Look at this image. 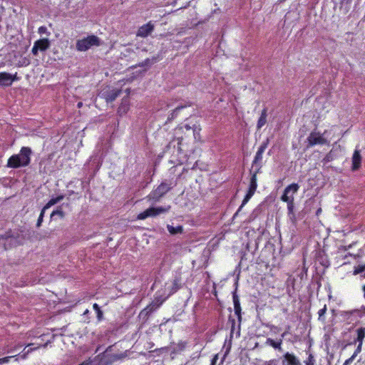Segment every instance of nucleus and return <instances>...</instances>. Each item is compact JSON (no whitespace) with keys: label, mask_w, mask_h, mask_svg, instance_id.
Segmentation results:
<instances>
[{"label":"nucleus","mask_w":365,"mask_h":365,"mask_svg":"<svg viewBox=\"0 0 365 365\" xmlns=\"http://www.w3.org/2000/svg\"><path fill=\"white\" fill-rule=\"evenodd\" d=\"M38 32L39 34H46L47 36H48L50 34V33L47 30V28L46 26H40L38 29Z\"/></svg>","instance_id":"bb28decb"},{"label":"nucleus","mask_w":365,"mask_h":365,"mask_svg":"<svg viewBox=\"0 0 365 365\" xmlns=\"http://www.w3.org/2000/svg\"><path fill=\"white\" fill-rule=\"evenodd\" d=\"M218 359V354H215L211 361L210 365H215Z\"/></svg>","instance_id":"473e14b6"},{"label":"nucleus","mask_w":365,"mask_h":365,"mask_svg":"<svg viewBox=\"0 0 365 365\" xmlns=\"http://www.w3.org/2000/svg\"><path fill=\"white\" fill-rule=\"evenodd\" d=\"M180 287V281L178 279H175L172 284L170 286H168L167 289H169V294H171L174 292H175Z\"/></svg>","instance_id":"6ab92c4d"},{"label":"nucleus","mask_w":365,"mask_h":365,"mask_svg":"<svg viewBox=\"0 0 365 365\" xmlns=\"http://www.w3.org/2000/svg\"><path fill=\"white\" fill-rule=\"evenodd\" d=\"M361 163V156L359 150L356 149L352 156V170H357Z\"/></svg>","instance_id":"ddd939ff"},{"label":"nucleus","mask_w":365,"mask_h":365,"mask_svg":"<svg viewBox=\"0 0 365 365\" xmlns=\"http://www.w3.org/2000/svg\"><path fill=\"white\" fill-rule=\"evenodd\" d=\"M170 206L168 207H149L145 211L140 212L138 215L137 219L140 220H143L149 217H155L163 213H165L168 212L170 210Z\"/></svg>","instance_id":"20e7f679"},{"label":"nucleus","mask_w":365,"mask_h":365,"mask_svg":"<svg viewBox=\"0 0 365 365\" xmlns=\"http://www.w3.org/2000/svg\"><path fill=\"white\" fill-rule=\"evenodd\" d=\"M363 291H364V298H365V285L363 287Z\"/></svg>","instance_id":"ea45409f"},{"label":"nucleus","mask_w":365,"mask_h":365,"mask_svg":"<svg viewBox=\"0 0 365 365\" xmlns=\"http://www.w3.org/2000/svg\"><path fill=\"white\" fill-rule=\"evenodd\" d=\"M365 315V307H362L360 309H351L349 311H345L341 313V316L349 319L351 316H354L356 317H361Z\"/></svg>","instance_id":"f8f14e48"},{"label":"nucleus","mask_w":365,"mask_h":365,"mask_svg":"<svg viewBox=\"0 0 365 365\" xmlns=\"http://www.w3.org/2000/svg\"><path fill=\"white\" fill-rule=\"evenodd\" d=\"M11 356L3 358L0 359V363L8 362Z\"/></svg>","instance_id":"72a5a7b5"},{"label":"nucleus","mask_w":365,"mask_h":365,"mask_svg":"<svg viewBox=\"0 0 365 365\" xmlns=\"http://www.w3.org/2000/svg\"><path fill=\"white\" fill-rule=\"evenodd\" d=\"M257 187V174L254 173L250 179V186H249V190L247 191V193L246 194L241 206L238 209L237 212L235 213V216L236 215H237V212L242 209V207L244 205H245L247 203V202L253 196V195L255 194V192L256 191Z\"/></svg>","instance_id":"6e6552de"},{"label":"nucleus","mask_w":365,"mask_h":365,"mask_svg":"<svg viewBox=\"0 0 365 365\" xmlns=\"http://www.w3.org/2000/svg\"><path fill=\"white\" fill-rule=\"evenodd\" d=\"M82 104H83V103H82L81 102H79V103H78V108H81V107L82 106Z\"/></svg>","instance_id":"58836bf2"},{"label":"nucleus","mask_w":365,"mask_h":365,"mask_svg":"<svg viewBox=\"0 0 365 365\" xmlns=\"http://www.w3.org/2000/svg\"><path fill=\"white\" fill-rule=\"evenodd\" d=\"M286 335V332H284L282 334V338L279 340V341H274L270 338L267 339V341L266 343L272 346L274 349H278V350H281L282 349V338L284 337V336Z\"/></svg>","instance_id":"2eb2a0df"},{"label":"nucleus","mask_w":365,"mask_h":365,"mask_svg":"<svg viewBox=\"0 0 365 365\" xmlns=\"http://www.w3.org/2000/svg\"><path fill=\"white\" fill-rule=\"evenodd\" d=\"M46 210H44V208L43 207L41 212V214L38 217V219L37 220V223H36V226L37 227H40L42 222H43V215H44V212Z\"/></svg>","instance_id":"393cba45"},{"label":"nucleus","mask_w":365,"mask_h":365,"mask_svg":"<svg viewBox=\"0 0 365 365\" xmlns=\"http://www.w3.org/2000/svg\"><path fill=\"white\" fill-rule=\"evenodd\" d=\"M299 189V186L297 183H292L289 185H288L284 191L283 195L281 197V200L283 202H285L287 203V207L289 212H292L293 207H294V197H288L287 194L289 191H292V192H297V191Z\"/></svg>","instance_id":"39448f33"},{"label":"nucleus","mask_w":365,"mask_h":365,"mask_svg":"<svg viewBox=\"0 0 365 365\" xmlns=\"http://www.w3.org/2000/svg\"><path fill=\"white\" fill-rule=\"evenodd\" d=\"M167 228H168V230L169 231V232L172 235L180 233L182 231V227L181 226H178L176 227H174L172 225H168Z\"/></svg>","instance_id":"5701e85b"},{"label":"nucleus","mask_w":365,"mask_h":365,"mask_svg":"<svg viewBox=\"0 0 365 365\" xmlns=\"http://www.w3.org/2000/svg\"><path fill=\"white\" fill-rule=\"evenodd\" d=\"M160 304L157 303H152L150 305L147 306L140 313V314H145L148 315L153 312V311L156 310L159 307Z\"/></svg>","instance_id":"aec40b11"},{"label":"nucleus","mask_w":365,"mask_h":365,"mask_svg":"<svg viewBox=\"0 0 365 365\" xmlns=\"http://www.w3.org/2000/svg\"><path fill=\"white\" fill-rule=\"evenodd\" d=\"M119 93H120V91H115V90L112 91L110 93L108 94V96L106 97L107 101H114L118 97Z\"/></svg>","instance_id":"b1692460"},{"label":"nucleus","mask_w":365,"mask_h":365,"mask_svg":"<svg viewBox=\"0 0 365 365\" xmlns=\"http://www.w3.org/2000/svg\"><path fill=\"white\" fill-rule=\"evenodd\" d=\"M287 365H301L299 360L293 354L289 352L284 356Z\"/></svg>","instance_id":"4468645a"},{"label":"nucleus","mask_w":365,"mask_h":365,"mask_svg":"<svg viewBox=\"0 0 365 365\" xmlns=\"http://www.w3.org/2000/svg\"><path fill=\"white\" fill-rule=\"evenodd\" d=\"M356 334L357 336L355 341L358 342L359 344L352 356L349 357L348 359H346L343 365H350L353 362L356 356L361 351L363 341L364 339L365 338V328L360 327L358 329H356Z\"/></svg>","instance_id":"7ed1b4c3"},{"label":"nucleus","mask_w":365,"mask_h":365,"mask_svg":"<svg viewBox=\"0 0 365 365\" xmlns=\"http://www.w3.org/2000/svg\"><path fill=\"white\" fill-rule=\"evenodd\" d=\"M88 310H86V311L85 312V314H88Z\"/></svg>","instance_id":"a19ab883"},{"label":"nucleus","mask_w":365,"mask_h":365,"mask_svg":"<svg viewBox=\"0 0 365 365\" xmlns=\"http://www.w3.org/2000/svg\"><path fill=\"white\" fill-rule=\"evenodd\" d=\"M154 29V25L151 22L143 25L139 28L137 32V36L140 37H147Z\"/></svg>","instance_id":"9b49d317"},{"label":"nucleus","mask_w":365,"mask_h":365,"mask_svg":"<svg viewBox=\"0 0 365 365\" xmlns=\"http://www.w3.org/2000/svg\"><path fill=\"white\" fill-rule=\"evenodd\" d=\"M96 314H97V319L98 321H101L103 319V312L101 310V309L98 311H96Z\"/></svg>","instance_id":"2f4dec72"},{"label":"nucleus","mask_w":365,"mask_h":365,"mask_svg":"<svg viewBox=\"0 0 365 365\" xmlns=\"http://www.w3.org/2000/svg\"><path fill=\"white\" fill-rule=\"evenodd\" d=\"M93 307L96 312L100 309V307L96 303L93 304Z\"/></svg>","instance_id":"c9c22d12"},{"label":"nucleus","mask_w":365,"mask_h":365,"mask_svg":"<svg viewBox=\"0 0 365 365\" xmlns=\"http://www.w3.org/2000/svg\"><path fill=\"white\" fill-rule=\"evenodd\" d=\"M16 79V75L6 72L0 73V86H9Z\"/></svg>","instance_id":"9d476101"},{"label":"nucleus","mask_w":365,"mask_h":365,"mask_svg":"<svg viewBox=\"0 0 365 365\" xmlns=\"http://www.w3.org/2000/svg\"><path fill=\"white\" fill-rule=\"evenodd\" d=\"M63 195H59L56 197L51 198L46 205L43 207L44 210H48L51 206L54 205L55 204L59 202L61 200L63 199Z\"/></svg>","instance_id":"412c9836"},{"label":"nucleus","mask_w":365,"mask_h":365,"mask_svg":"<svg viewBox=\"0 0 365 365\" xmlns=\"http://www.w3.org/2000/svg\"><path fill=\"white\" fill-rule=\"evenodd\" d=\"M264 151V148L260 147L255 157L254 163H257L258 162L261 161L262 159V155Z\"/></svg>","instance_id":"4be33fe9"},{"label":"nucleus","mask_w":365,"mask_h":365,"mask_svg":"<svg viewBox=\"0 0 365 365\" xmlns=\"http://www.w3.org/2000/svg\"><path fill=\"white\" fill-rule=\"evenodd\" d=\"M31 150L29 148L23 147L19 154L14 155L9 158L7 166L12 168H17L28 165L31 160Z\"/></svg>","instance_id":"f257e3e1"},{"label":"nucleus","mask_w":365,"mask_h":365,"mask_svg":"<svg viewBox=\"0 0 365 365\" xmlns=\"http://www.w3.org/2000/svg\"><path fill=\"white\" fill-rule=\"evenodd\" d=\"M313 356H309V362L307 364V365H313Z\"/></svg>","instance_id":"f704fd0d"},{"label":"nucleus","mask_w":365,"mask_h":365,"mask_svg":"<svg viewBox=\"0 0 365 365\" xmlns=\"http://www.w3.org/2000/svg\"><path fill=\"white\" fill-rule=\"evenodd\" d=\"M233 298V304H234V309L235 314L238 316L239 319L240 318V312H241V307L240 304V300L238 299V297L236 294H234L232 296Z\"/></svg>","instance_id":"a211bd4d"},{"label":"nucleus","mask_w":365,"mask_h":365,"mask_svg":"<svg viewBox=\"0 0 365 365\" xmlns=\"http://www.w3.org/2000/svg\"><path fill=\"white\" fill-rule=\"evenodd\" d=\"M13 240V239L10 237H0V245L4 244L5 245V242H11Z\"/></svg>","instance_id":"c85d7f7f"},{"label":"nucleus","mask_w":365,"mask_h":365,"mask_svg":"<svg viewBox=\"0 0 365 365\" xmlns=\"http://www.w3.org/2000/svg\"><path fill=\"white\" fill-rule=\"evenodd\" d=\"M170 185L166 182H162L155 190H154L148 195L147 198L157 202L160 199L161 197L167 193L170 190Z\"/></svg>","instance_id":"0eeeda50"},{"label":"nucleus","mask_w":365,"mask_h":365,"mask_svg":"<svg viewBox=\"0 0 365 365\" xmlns=\"http://www.w3.org/2000/svg\"><path fill=\"white\" fill-rule=\"evenodd\" d=\"M101 45V39L95 35H89L76 41V48L78 51H86L93 46Z\"/></svg>","instance_id":"f03ea898"},{"label":"nucleus","mask_w":365,"mask_h":365,"mask_svg":"<svg viewBox=\"0 0 365 365\" xmlns=\"http://www.w3.org/2000/svg\"><path fill=\"white\" fill-rule=\"evenodd\" d=\"M129 101L128 99H123L120 106L118 108V112L120 115L125 114L127 111L129 110Z\"/></svg>","instance_id":"dca6fc26"},{"label":"nucleus","mask_w":365,"mask_h":365,"mask_svg":"<svg viewBox=\"0 0 365 365\" xmlns=\"http://www.w3.org/2000/svg\"><path fill=\"white\" fill-rule=\"evenodd\" d=\"M54 215H58L61 217H63V212L61 210H56L52 212L51 217H53Z\"/></svg>","instance_id":"c756f323"},{"label":"nucleus","mask_w":365,"mask_h":365,"mask_svg":"<svg viewBox=\"0 0 365 365\" xmlns=\"http://www.w3.org/2000/svg\"><path fill=\"white\" fill-rule=\"evenodd\" d=\"M326 311H327V307H326V305H324V308L319 309L318 312V314H319V317L323 316L326 313Z\"/></svg>","instance_id":"7c9ffc66"},{"label":"nucleus","mask_w":365,"mask_h":365,"mask_svg":"<svg viewBox=\"0 0 365 365\" xmlns=\"http://www.w3.org/2000/svg\"><path fill=\"white\" fill-rule=\"evenodd\" d=\"M296 193H297V192H292V191H289V193L287 194V196H288V197H290V196H291V197H294V194H296Z\"/></svg>","instance_id":"e433bc0d"},{"label":"nucleus","mask_w":365,"mask_h":365,"mask_svg":"<svg viewBox=\"0 0 365 365\" xmlns=\"http://www.w3.org/2000/svg\"><path fill=\"white\" fill-rule=\"evenodd\" d=\"M50 47V41L47 38H41L34 42L31 52L34 56L38 54V51H44Z\"/></svg>","instance_id":"1a4fd4ad"},{"label":"nucleus","mask_w":365,"mask_h":365,"mask_svg":"<svg viewBox=\"0 0 365 365\" xmlns=\"http://www.w3.org/2000/svg\"><path fill=\"white\" fill-rule=\"evenodd\" d=\"M327 131H324V133L322 134L319 132L312 131L307 138L309 146L329 144V141L324 137Z\"/></svg>","instance_id":"423d86ee"},{"label":"nucleus","mask_w":365,"mask_h":365,"mask_svg":"<svg viewBox=\"0 0 365 365\" xmlns=\"http://www.w3.org/2000/svg\"><path fill=\"white\" fill-rule=\"evenodd\" d=\"M184 127H185V128L186 130H190V129H192V130H193L194 135H195V133H196L197 130L198 131L200 130L199 128H197V126H196V125H195L192 127V126H190V125H187V124H185V125H184Z\"/></svg>","instance_id":"cd10ccee"},{"label":"nucleus","mask_w":365,"mask_h":365,"mask_svg":"<svg viewBox=\"0 0 365 365\" xmlns=\"http://www.w3.org/2000/svg\"><path fill=\"white\" fill-rule=\"evenodd\" d=\"M267 123V110L264 109L262 111L261 115L257 121V128L259 130Z\"/></svg>","instance_id":"f3484780"},{"label":"nucleus","mask_w":365,"mask_h":365,"mask_svg":"<svg viewBox=\"0 0 365 365\" xmlns=\"http://www.w3.org/2000/svg\"><path fill=\"white\" fill-rule=\"evenodd\" d=\"M79 365H93L91 361H85Z\"/></svg>","instance_id":"4c0bfd02"},{"label":"nucleus","mask_w":365,"mask_h":365,"mask_svg":"<svg viewBox=\"0 0 365 365\" xmlns=\"http://www.w3.org/2000/svg\"><path fill=\"white\" fill-rule=\"evenodd\" d=\"M364 271H365V265H359V266H357L355 268V269L354 271V274H360V273H361V272H363Z\"/></svg>","instance_id":"a878e982"}]
</instances>
